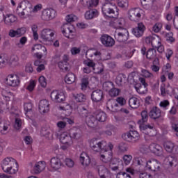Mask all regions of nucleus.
<instances>
[{
	"label": "nucleus",
	"instance_id": "nucleus-16",
	"mask_svg": "<svg viewBox=\"0 0 178 178\" xmlns=\"http://www.w3.org/2000/svg\"><path fill=\"white\" fill-rule=\"evenodd\" d=\"M90 97L93 102H100L104 98V91L100 89H96L92 92Z\"/></svg>",
	"mask_w": 178,
	"mask_h": 178
},
{
	"label": "nucleus",
	"instance_id": "nucleus-6",
	"mask_svg": "<svg viewBox=\"0 0 178 178\" xmlns=\"http://www.w3.org/2000/svg\"><path fill=\"white\" fill-rule=\"evenodd\" d=\"M140 115L142 118L138 121L140 130H147V129L152 130L154 129V127L149 124H144V123L148 122V112H147V111H143Z\"/></svg>",
	"mask_w": 178,
	"mask_h": 178
},
{
	"label": "nucleus",
	"instance_id": "nucleus-59",
	"mask_svg": "<svg viewBox=\"0 0 178 178\" xmlns=\"http://www.w3.org/2000/svg\"><path fill=\"white\" fill-rule=\"evenodd\" d=\"M160 44H161V40H159V38L153 37V39L152 40V46L153 47V48H156Z\"/></svg>",
	"mask_w": 178,
	"mask_h": 178
},
{
	"label": "nucleus",
	"instance_id": "nucleus-8",
	"mask_svg": "<svg viewBox=\"0 0 178 178\" xmlns=\"http://www.w3.org/2000/svg\"><path fill=\"white\" fill-rule=\"evenodd\" d=\"M50 97L53 102L60 104L66 99L65 93L59 92V90H53L51 92Z\"/></svg>",
	"mask_w": 178,
	"mask_h": 178
},
{
	"label": "nucleus",
	"instance_id": "nucleus-19",
	"mask_svg": "<svg viewBox=\"0 0 178 178\" xmlns=\"http://www.w3.org/2000/svg\"><path fill=\"white\" fill-rule=\"evenodd\" d=\"M50 166L54 170H59V169L63 166V163L59 157L56 156L51 159Z\"/></svg>",
	"mask_w": 178,
	"mask_h": 178
},
{
	"label": "nucleus",
	"instance_id": "nucleus-12",
	"mask_svg": "<svg viewBox=\"0 0 178 178\" xmlns=\"http://www.w3.org/2000/svg\"><path fill=\"white\" fill-rule=\"evenodd\" d=\"M115 39L118 42H126V41L129 40V31L126 29H123L121 31L116 32Z\"/></svg>",
	"mask_w": 178,
	"mask_h": 178
},
{
	"label": "nucleus",
	"instance_id": "nucleus-47",
	"mask_svg": "<svg viewBox=\"0 0 178 178\" xmlns=\"http://www.w3.org/2000/svg\"><path fill=\"white\" fill-rule=\"evenodd\" d=\"M88 84H90L89 78L88 76H83L81 79V90H86L87 87H88Z\"/></svg>",
	"mask_w": 178,
	"mask_h": 178
},
{
	"label": "nucleus",
	"instance_id": "nucleus-44",
	"mask_svg": "<svg viewBox=\"0 0 178 178\" xmlns=\"http://www.w3.org/2000/svg\"><path fill=\"white\" fill-rule=\"evenodd\" d=\"M146 58L147 59H156V50L154 48L149 49L147 51Z\"/></svg>",
	"mask_w": 178,
	"mask_h": 178
},
{
	"label": "nucleus",
	"instance_id": "nucleus-7",
	"mask_svg": "<svg viewBox=\"0 0 178 178\" xmlns=\"http://www.w3.org/2000/svg\"><path fill=\"white\" fill-rule=\"evenodd\" d=\"M143 10L140 8H131L128 11L129 19L131 22H140Z\"/></svg>",
	"mask_w": 178,
	"mask_h": 178
},
{
	"label": "nucleus",
	"instance_id": "nucleus-30",
	"mask_svg": "<svg viewBox=\"0 0 178 178\" xmlns=\"http://www.w3.org/2000/svg\"><path fill=\"white\" fill-rule=\"evenodd\" d=\"M149 116L151 119H159L161 117V109L158 108L157 107H154L149 113Z\"/></svg>",
	"mask_w": 178,
	"mask_h": 178
},
{
	"label": "nucleus",
	"instance_id": "nucleus-56",
	"mask_svg": "<svg viewBox=\"0 0 178 178\" xmlns=\"http://www.w3.org/2000/svg\"><path fill=\"white\" fill-rule=\"evenodd\" d=\"M118 149L120 152H126L129 149V145L124 143H121L118 145Z\"/></svg>",
	"mask_w": 178,
	"mask_h": 178
},
{
	"label": "nucleus",
	"instance_id": "nucleus-4",
	"mask_svg": "<svg viewBox=\"0 0 178 178\" xmlns=\"http://www.w3.org/2000/svg\"><path fill=\"white\" fill-rule=\"evenodd\" d=\"M5 10L3 6L0 8V19H1L2 16H3V20L5 24L7 26H12L13 23H16L17 22V17L15 16L13 14H6V15H3V12Z\"/></svg>",
	"mask_w": 178,
	"mask_h": 178
},
{
	"label": "nucleus",
	"instance_id": "nucleus-14",
	"mask_svg": "<svg viewBox=\"0 0 178 178\" xmlns=\"http://www.w3.org/2000/svg\"><path fill=\"white\" fill-rule=\"evenodd\" d=\"M55 35V31L49 29H43L40 37L43 41H52V37Z\"/></svg>",
	"mask_w": 178,
	"mask_h": 178
},
{
	"label": "nucleus",
	"instance_id": "nucleus-13",
	"mask_svg": "<svg viewBox=\"0 0 178 178\" xmlns=\"http://www.w3.org/2000/svg\"><path fill=\"white\" fill-rule=\"evenodd\" d=\"M146 28L145 25L143 22L138 23V26L132 29V33L137 38H140V37H143L144 35V31H145Z\"/></svg>",
	"mask_w": 178,
	"mask_h": 178
},
{
	"label": "nucleus",
	"instance_id": "nucleus-31",
	"mask_svg": "<svg viewBox=\"0 0 178 178\" xmlns=\"http://www.w3.org/2000/svg\"><path fill=\"white\" fill-rule=\"evenodd\" d=\"M8 66L11 67H16L19 66V57L17 56H12L10 58H7Z\"/></svg>",
	"mask_w": 178,
	"mask_h": 178
},
{
	"label": "nucleus",
	"instance_id": "nucleus-40",
	"mask_svg": "<svg viewBox=\"0 0 178 178\" xmlns=\"http://www.w3.org/2000/svg\"><path fill=\"white\" fill-rule=\"evenodd\" d=\"M78 113L81 118L86 119V118H88V116L90 115V112L88 111L86 107H79L78 108Z\"/></svg>",
	"mask_w": 178,
	"mask_h": 178
},
{
	"label": "nucleus",
	"instance_id": "nucleus-32",
	"mask_svg": "<svg viewBox=\"0 0 178 178\" xmlns=\"http://www.w3.org/2000/svg\"><path fill=\"white\" fill-rule=\"evenodd\" d=\"M107 108L111 112H118V111H119V104H118V103H116V102L114 99H111V100L108 102Z\"/></svg>",
	"mask_w": 178,
	"mask_h": 178
},
{
	"label": "nucleus",
	"instance_id": "nucleus-61",
	"mask_svg": "<svg viewBox=\"0 0 178 178\" xmlns=\"http://www.w3.org/2000/svg\"><path fill=\"white\" fill-rule=\"evenodd\" d=\"M131 159H133V156L131 155L125 154L123 156V160L125 165H129L130 162H131Z\"/></svg>",
	"mask_w": 178,
	"mask_h": 178
},
{
	"label": "nucleus",
	"instance_id": "nucleus-5",
	"mask_svg": "<svg viewBox=\"0 0 178 178\" xmlns=\"http://www.w3.org/2000/svg\"><path fill=\"white\" fill-rule=\"evenodd\" d=\"M122 138L129 143H137L140 140V134L137 131H130L122 134Z\"/></svg>",
	"mask_w": 178,
	"mask_h": 178
},
{
	"label": "nucleus",
	"instance_id": "nucleus-54",
	"mask_svg": "<svg viewBox=\"0 0 178 178\" xmlns=\"http://www.w3.org/2000/svg\"><path fill=\"white\" fill-rule=\"evenodd\" d=\"M116 178H131V176L125 171H121L117 174Z\"/></svg>",
	"mask_w": 178,
	"mask_h": 178
},
{
	"label": "nucleus",
	"instance_id": "nucleus-9",
	"mask_svg": "<svg viewBox=\"0 0 178 178\" xmlns=\"http://www.w3.org/2000/svg\"><path fill=\"white\" fill-rule=\"evenodd\" d=\"M146 169L152 172H160L161 162L155 159H150L147 161Z\"/></svg>",
	"mask_w": 178,
	"mask_h": 178
},
{
	"label": "nucleus",
	"instance_id": "nucleus-51",
	"mask_svg": "<svg viewBox=\"0 0 178 178\" xmlns=\"http://www.w3.org/2000/svg\"><path fill=\"white\" fill-rule=\"evenodd\" d=\"M113 83L111 81H106L103 83V89L104 91H111L113 88Z\"/></svg>",
	"mask_w": 178,
	"mask_h": 178
},
{
	"label": "nucleus",
	"instance_id": "nucleus-25",
	"mask_svg": "<svg viewBox=\"0 0 178 178\" xmlns=\"http://www.w3.org/2000/svg\"><path fill=\"white\" fill-rule=\"evenodd\" d=\"M9 129H10V124L8 121L0 122V133L2 136L8 134Z\"/></svg>",
	"mask_w": 178,
	"mask_h": 178
},
{
	"label": "nucleus",
	"instance_id": "nucleus-11",
	"mask_svg": "<svg viewBox=\"0 0 178 178\" xmlns=\"http://www.w3.org/2000/svg\"><path fill=\"white\" fill-rule=\"evenodd\" d=\"M6 83L10 87H17L20 84V78L18 75L10 74L6 79Z\"/></svg>",
	"mask_w": 178,
	"mask_h": 178
},
{
	"label": "nucleus",
	"instance_id": "nucleus-2",
	"mask_svg": "<svg viewBox=\"0 0 178 178\" xmlns=\"http://www.w3.org/2000/svg\"><path fill=\"white\" fill-rule=\"evenodd\" d=\"M30 10V3L26 1H22L17 8L16 14L21 19H26L29 16Z\"/></svg>",
	"mask_w": 178,
	"mask_h": 178
},
{
	"label": "nucleus",
	"instance_id": "nucleus-22",
	"mask_svg": "<svg viewBox=\"0 0 178 178\" xmlns=\"http://www.w3.org/2000/svg\"><path fill=\"white\" fill-rule=\"evenodd\" d=\"M39 112L42 114L49 112V102H48V100L43 99L40 102Z\"/></svg>",
	"mask_w": 178,
	"mask_h": 178
},
{
	"label": "nucleus",
	"instance_id": "nucleus-27",
	"mask_svg": "<svg viewBox=\"0 0 178 178\" xmlns=\"http://www.w3.org/2000/svg\"><path fill=\"white\" fill-rule=\"evenodd\" d=\"M86 123L88 127H91L92 129L95 128V127L98 124L97 118L91 114L86 118Z\"/></svg>",
	"mask_w": 178,
	"mask_h": 178
},
{
	"label": "nucleus",
	"instance_id": "nucleus-64",
	"mask_svg": "<svg viewBox=\"0 0 178 178\" xmlns=\"http://www.w3.org/2000/svg\"><path fill=\"white\" fill-rule=\"evenodd\" d=\"M15 129L16 130H19L20 127H22V120L19 118H16L15 119V123L14 124Z\"/></svg>",
	"mask_w": 178,
	"mask_h": 178
},
{
	"label": "nucleus",
	"instance_id": "nucleus-55",
	"mask_svg": "<svg viewBox=\"0 0 178 178\" xmlns=\"http://www.w3.org/2000/svg\"><path fill=\"white\" fill-rule=\"evenodd\" d=\"M108 94L111 97H118V95H119V94H120V90L115 88H113L109 92Z\"/></svg>",
	"mask_w": 178,
	"mask_h": 178
},
{
	"label": "nucleus",
	"instance_id": "nucleus-38",
	"mask_svg": "<svg viewBox=\"0 0 178 178\" xmlns=\"http://www.w3.org/2000/svg\"><path fill=\"white\" fill-rule=\"evenodd\" d=\"M124 81H126V75H124V74H120L117 76L115 79V83L117 86L122 87Z\"/></svg>",
	"mask_w": 178,
	"mask_h": 178
},
{
	"label": "nucleus",
	"instance_id": "nucleus-41",
	"mask_svg": "<svg viewBox=\"0 0 178 178\" xmlns=\"http://www.w3.org/2000/svg\"><path fill=\"white\" fill-rule=\"evenodd\" d=\"M24 109L25 111V115L29 118L30 115L33 113V104L31 103H26L24 105Z\"/></svg>",
	"mask_w": 178,
	"mask_h": 178
},
{
	"label": "nucleus",
	"instance_id": "nucleus-49",
	"mask_svg": "<svg viewBox=\"0 0 178 178\" xmlns=\"http://www.w3.org/2000/svg\"><path fill=\"white\" fill-rule=\"evenodd\" d=\"M164 148L167 152H173V149L175 148V145L172 142H165L164 143Z\"/></svg>",
	"mask_w": 178,
	"mask_h": 178
},
{
	"label": "nucleus",
	"instance_id": "nucleus-3",
	"mask_svg": "<svg viewBox=\"0 0 178 178\" xmlns=\"http://www.w3.org/2000/svg\"><path fill=\"white\" fill-rule=\"evenodd\" d=\"M116 6L111 2L105 3L102 6V13L104 16L108 17H115V10Z\"/></svg>",
	"mask_w": 178,
	"mask_h": 178
},
{
	"label": "nucleus",
	"instance_id": "nucleus-46",
	"mask_svg": "<svg viewBox=\"0 0 178 178\" xmlns=\"http://www.w3.org/2000/svg\"><path fill=\"white\" fill-rule=\"evenodd\" d=\"M144 9H152V0H140Z\"/></svg>",
	"mask_w": 178,
	"mask_h": 178
},
{
	"label": "nucleus",
	"instance_id": "nucleus-37",
	"mask_svg": "<svg viewBox=\"0 0 178 178\" xmlns=\"http://www.w3.org/2000/svg\"><path fill=\"white\" fill-rule=\"evenodd\" d=\"M76 81V75L70 72L65 76V82L66 84H73Z\"/></svg>",
	"mask_w": 178,
	"mask_h": 178
},
{
	"label": "nucleus",
	"instance_id": "nucleus-23",
	"mask_svg": "<svg viewBox=\"0 0 178 178\" xmlns=\"http://www.w3.org/2000/svg\"><path fill=\"white\" fill-rule=\"evenodd\" d=\"M97 170L99 175L101 178L111 177V172L108 170V168L104 165H98Z\"/></svg>",
	"mask_w": 178,
	"mask_h": 178
},
{
	"label": "nucleus",
	"instance_id": "nucleus-34",
	"mask_svg": "<svg viewBox=\"0 0 178 178\" xmlns=\"http://www.w3.org/2000/svg\"><path fill=\"white\" fill-rule=\"evenodd\" d=\"M164 165L168 168H173L176 166V159L172 156H168L164 160Z\"/></svg>",
	"mask_w": 178,
	"mask_h": 178
},
{
	"label": "nucleus",
	"instance_id": "nucleus-10",
	"mask_svg": "<svg viewBox=\"0 0 178 178\" xmlns=\"http://www.w3.org/2000/svg\"><path fill=\"white\" fill-rule=\"evenodd\" d=\"M100 41L106 48H112L115 44V39L108 34L102 35L100 38Z\"/></svg>",
	"mask_w": 178,
	"mask_h": 178
},
{
	"label": "nucleus",
	"instance_id": "nucleus-39",
	"mask_svg": "<svg viewBox=\"0 0 178 178\" xmlns=\"http://www.w3.org/2000/svg\"><path fill=\"white\" fill-rule=\"evenodd\" d=\"M40 134L46 138H50L52 137V135L51 134V129L48 127H42Z\"/></svg>",
	"mask_w": 178,
	"mask_h": 178
},
{
	"label": "nucleus",
	"instance_id": "nucleus-48",
	"mask_svg": "<svg viewBox=\"0 0 178 178\" xmlns=\"http://www.w3.org/2000/svg\"><path fill=\"white\" fill-rule=\"evenodd\" d=\"M96 120L98 122H105L106 120V114L104 112H99L96 114Z\"/></svg>",
	"mask_w": 178,
	"mask_h": 178
},
{
	"label": "nucleus",
	"instance_id": "nucleus-45",
	"mask_svg": "<svg viewBox=\"0 0 178 178\" xmlns=\"http://www.w3.org/2000/svg\"><path fill=\"white\" fill-rule=\"evenodd\" d=\"M76 102H86L87 97L82 93L76 94L73 95Z\"/></svg>",
	"mask_w": 178,
	"mask_h": 178
},
{
	"label": "nucleus",
	"instance_id": "nucleus-1",
	"mask_svg": "<svg viewBox=\"0 0 178 178\" xmlns=\"http://www.w3.org/2000/svg\"><path fill=\"white\" fill-rule=\"evenodd\" d=\"M1 168L5 173L16 175L19 170V164L15 159L6 157L2 161Z\"/></svg>",
	"mask_w": 178,
	"mask_h": 178
},
{
	"label": "nucleus",
	"instance_id": "nucleus-28",
	"mask_svg": "<svg viewBox=\"0 0 178 178\" xmlns=\"http://www.w3.org/2000/svg\"><path fill=\"white\" fill-rule=\"evenodd\" d=\"M60 141L62 144H65L67 145H72V144H73L72 137L66 133H63L60 135Z\"/></svg>",
	"mask_w": 178,
	"mask_h": 178
},
{
	"label": "nucleus",
	"instance_id": "nucleus-58",
	"mask_svg": "<svg viewBox=\"0 0 178 178\" xmlns=\"http://www.w3.org/2000/svg\"><path fill=\"white\" fill-rule=\"evenodd\" d=\"M159 63L158 58H155L153 61V65H152L151 69L153 72H159V67L157 66Z\"/></svg>",
	"mask_w": 178,
	"mask_h": 178
},
{
	"label": "nucleus",
	"instance_id": "nucleus-29",
	"mask_svg": "<svg viewBox=\"0 0 178 178\" xmlns=\"http://www.w3.org/2000/svg\"><path fill=\"white\" fill-rule=\"evenodd\" d=\"M45 169V161H39L36 163L33 167V172L35 175L41 173Z\"/></svg>",
	"mask_w": 178,
	"mask_h": 178
},
{
	"label": "nucleus",
	"instance_id": "nucleus-50",
	"mask_svg": "<svg viewBox=\"0 0 178 178\" xmlns=\"http://www.w3.org/2000/svg\"><path fill=\"white\" fill-rule=\"evenodd\" d=\"M106 129H108L106 131H103L102 132V134H106V136H112V131L115 130V127L111 124H108L106 126Z\"/></svg>",
	"mask_w": 178,
	"mask_h": 178
},
{
	"label": "nucleus",
	"instance_id": "nucleus-35",
	"mask_svg": "<svg viewBox=\"0 0 178 178\" xmlns=\"http://www.w3.org/2000/svg\"><path fill=\"white\" fill-rule=\"evenodd\" d=\"M99 140L97 138H93L90 142V148L95 152H99Z\"/></svg>",
	"mask_w": 178,
	"mask_h": 178
},
{
	"label": "nucleus",
	"instance_id": "nucleus-24",
	"mask_svg": "<svg viewBox=\"0 0 178 178\" xmlns=\"http://www.w3.org/2000/svg\"><path fill=\"white\" fill-rule=\"evenodd\" d=\"M81 134L82 133L81 129L74 127L70 130L71 140H80V138H81Z\"/></svg>",
	"mask_w": 178,
	"mask_h": 178
},
{
	"label": "nucleus",
	"instance_id": "nucleus-33",
	"mask_svg": "<svg viewBox=\"0 0 178 178\" xmlns=\"http://www.w3.org/2000/svg\"><path fill=\"white\" fill-rule=\"evenodd\" d=\"M97 16L98 10L97 9H90L85 13V19L87 20H91V19H94V17H97Z\"/></svg>",
	"mask_w": 178,
	"mask_h": 178
},
{
	"label": "nucleus",
	"instance_id": "nucleus-20",
	"mask_svg": "<svg viewBox=\"0 0 178 178\" xmlns=\"http://www.w3.org/2000/svg\"><path fill=\"white\" fill-rule=\"evenodd\" d=\"M26 31H27L26 27H22L19 29H17L16 31L13 29H10L9 31L8 35L11 38H15V37H22L26 34Z\"/></svg>",
	"mask_w": 178,
	"mask_h": 178
},
{
	"label": "nucleus",
	"instance_id": "nucleus-18",
	"mask_svg": "<svg viewBox=\"0 0 178 178\" xmlns=\"http://www.w3.org/2000/svg\"><path fill=\"white\" fill-rule=\"evenodd\" d=\"M62 33L67 38H73V30L70 24L65 23L62 26Z\"/></svg>",
	"mask_w": 178,
	"mask_h": 178
},
{
	"label": "nucleus",
	"instance_id": "nucleus-15",
	"mask_svg": "<svg viewBox=\"0 0 178 178\" xmlns=\"http://www.w3.org/2000/svg\"><path fill=\"white\" fill-rule=\"evenodd\" d=\"M58 67L63 72H69L70 70V66L69 65V56L65 54L63 56V60L58 62Z\"/></svg>",
	"mask_w": 178,
	"mask_h": 178
},
{
	"label": "nucleus",
	"instance_id": "nucleus-57",
	"mask_svg": "<svg viewBox=\"0 0 178 178\" xmlns=\"http://www.w3.org/2000/svg\"><path fill=\"white\" fill-rule=\"evenodd\" d=\"M118 6L122 9H127L129 8V1L128 0H121L118 2Z\"/></svg>",
	"mask_w": 178,
	"mask_h": 178
},
{
	"label": "nucleus",
	"instance_id": "nucleus-43",
	"mask_svg": "<svg viewBox=\"0 0 178 178\" xmlns=\"http://www.w3.org/2000/svg\"><path fill=\"white\" fill-rule=\"evenodd\" d=\"M136 163L139 166H145L147 168V163H148V161H147L146 158L144 157H138L135 159Z\"/></svg>",
	"mask_w": 178,
	"mask_h": 178
},
{
	"label": "nucleus",
	"instance_id": "nucleus-26",
	"mask_svg": "<svg viewBox=\"0 0 178 178\" xmlns=\"http://www.w3.org/2000/svg\"><path fill=\"white\" fill-rule=\"evenodd\" d=\"M149 149L157 156H161L162 155V147L159 145H156L155 143H152L149 146Z\"/></svg>",
	"mask_w": 178,
	"mask_h": 178
},
{
	"label": "nucleus",
	"instance_id": "nucleus-62",
	"mask_svg": "<svg viewBox=\"0 0 178 178\" xmlns=\"http://www.w3.org/2000/svg\"><path fill=\"white\" fill-rule=\"evenodd\" d=\"M166 41H169L170 42H175V40L173 38V33L170 32L165 35Z\"/></svg>",
	"mask_w": 178,
	"mask_h": 178
},
{
	"label": "nucleus",
	"instance_id": "nucleus-21",
	"mask_svg": "<svg viewBox=\"0 0 178 178\" xmlns=\"http://www.w3.org/2000/svg\"><path fill=\"white\" fill-rule=\"evenodd\" d=\"M79 161L81 163V165L84 166L85 168L90 166V164L91 163V159H90V156L86 152H82L81 154Z\"/></svg>",
	"mask_w": 178,
	"mask_h": 178
},
{
	"label": "nucleus",
	"instance_id": "nucleus-42",
	"mask_svg": "<svg viewBox=\"0 0 178 178\" xmlns=\"http://www.w3.org/2000/svg\"><path fill=\"white\" fill-rule=\"evenodd\" d=\"M80 3L85 8H94V6H97V5L94 3V0H80Z\"/></svg>",
	"mask_w": 178,
	"mask_h": 178
},
{
	"label": "nucleus",
	"instance_id": "nucleus-60",
	"mask_svg": "<svg viewBox=\"0 0 178 178\" xmlns=\"http://www.w3.org/2000/svg\"><path fill=\"white\" fill-rule=\"evenodd\" d=\"M8 65V58L2 57L0 56V67H5Z\"/></svg>",
	"mask_w": 178,
	"mask_h": 178
},
{
	"label": "nucleus",
	"instance_id": "nucleus-52",
	"mask_svg": "<svg viewBox=\"0 0 178 178\" xmlns=\"http://www.w3.org/2000/svg\"><path fill=\"white\" fill-rule=\"evenodd\" d=\"M99 148L101 152H108V145L104 140L100 142Z\"/></svg>",
	"mask_w": 178,
	"mask_h": 178
},
{
	"label": "nucleus",
	"instance_id": "nucleus-17",
	"mask_svg": "<svg viewBox=\"0 0 178 178\" xmlns=\"http://www.w3.org/2000/svg\"><path fill=\"white\" fill-rule=\"evenodd\" d=\"M56 16V11L54 9L44 10L42 13V19L44 21L51 20Z\"/></svg>",
	"mask_w": 178,
	"mask_h": 178
},
{
	"label": "nucleus",
	"instance_id": "nucleus-63",
	"mask_svg": "<svg viewBox=\"0 0 178 178\" xmlns=\"http://www.w3.org/2000/svg\"><path fill=\"white\" fill-rule=\"evenodd\" d=\"M35 87V81H31L29 86L26 87V90H28V91H30L31 92V91H33Z\"/></svg>",
	"mask_w": 178,
	"mask_h": 178
},
{
	"label": "nucleus",
	"instance_id": "nucleus-53",
	"mask_svg": "<svg viewBox=\"0 0 178 178\" xmlns=\"http://www.w3.org/2000/svg\"><path fill=\"white\" fill-rule=\"evenodd\" d=\"M65 20L69 24V23H73V22H76V20H77V17L73 14H70L66 16Z\"/></svg>",
	"mask_w": 178,
	"mask_h": 178
},
{
	"label": "nucleus",
	"instance_id": "nucleus-36",
	"mask_svg": "<svg viewBox=\"0 0 178 178\" xmlns=\"http://www.w3.org/2000/svg\"><path fill=\"white\" fill-rule=\"evenodd\" d=\"M129 105L133 109H137L140 106V100L137 97H131L129 100Z\"/></svg>",
	"mask_w": 178,
	"mask_h": 178
}]
</instances>
